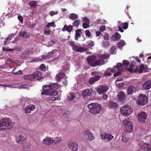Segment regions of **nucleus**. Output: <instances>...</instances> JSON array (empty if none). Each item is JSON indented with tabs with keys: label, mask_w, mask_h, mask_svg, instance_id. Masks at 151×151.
Here are the masks:
<instances>
[{
	"label": "nucleus",
	"mask_w": 151,
	"mask_h": 151,
	"mask_svg": "<svg viewBox=\"0 0 151 151\" xmlns=\"http://www.w3.org/2000/svg\"><path fill=\"white\" fill-rule=\"evenodd\" d=\"M58 87V83H50L48 85H44L42 86L43 91L41 92L42 95L47 96H55L58 95V92L56 91Z\"/></svg>",
	"instance_id": "nucleus-1"
},
{
	"label": "nucleus",
	"mask_w": 151,
	"mask_h": 151,
	"mask_svg": "<svg viewBox=\"0 0 151 151\" xmlns=\"http://www.w3.org/2000/svg\"><path fill=\"white\" fill-rule=\"evenodd\" d=\"M14 125L15 123L8 118L0 119V129H10Z\"/></svg>",
	"instance_id": "nucleus-2"
},
{
	"label": "nucleus",
	"mask_w": 151,
	"mask_h": 151,
	"mask_svg": "<svg viewBox=\"0 0 151 151\" xmlns=\"http://www.w3.org/2000/svg\"><path fill=\"white\" fill-rule=\"evenodd\" d=\"M88 107L89 111L94 114L99 113L101 110L100 105L96 103L90 104L88 105Z\"/></svg>",
	"instance_id": "nucleus-3"
},
{
	"label": "nucleus",
	"mask_w": 151,
	"mask_h": 151,
	"mask_svg": "<svg viewBox=\"0 0 151 151\" xmlns=\"http://www.w3.org/2000/svg\"><path fill=\"white\" fill-rule=\"evenodd\" d=\"M120 110L121 113L126 116L129 115L133 111V109L132 107L127 105L121 107Z\"/></svg>",
	"instance_id": "nucleus-4"
},
{
	"label": "nucleus",
	"mask_w": 151,
	"mask_h": 151,
	"mask_svg": "<svg viewBox=\"0 0 151 151\" xmlns=\"http://www.w3.org/2000/svg\"><path fill=\"white\" fill-rule=\"evenodd\" d=\"M123 123L125 126L126 131L128 132H131L133 131V127L132 122L128 119H124L123 121Z\"/></svg>",
	"instance_id": "nucleus-5"
},
{
	"label": "nucleus",
	"mask_w": 151,
	"mask_h": 151,
	"mask_svg": "<svg viewBox=\"0 0 151 151\" xmlns=\"http://www.w3.org/2000/svg\"><path fill=\"white\" fill-rule=\"evenodd\" d=\"M147 98L145 95L142 94L139 96L138 100L137 101L138 104L143 106L147 104Z\"/></svg>",
	"instance_id": "nucleus-6"
},
{
	"label": "nucleus",
	"mask_w": 151,
	"mask_h": 151,
	"mask_svg": "<svg viewBox=\"0 0 151 151\" xmlns=\"http://www.w3.org/2000/svg\"><path fill=\"white\" fill-rule=\"evenodd\" d=\"M109 89V87L107 85H100L96 89L99 94H101L106 92Z\"/></svg>",
	"instance_id": "nucleus-7"
},
{
	"label": "nucleus",
	"mask_w": 151,
	"mask_h": 151,
	"mask_svg": "<svg viewBox=\"0 0 151 151\" xmlns=\"http://www.w3.org/2000/svg\"><path fill=\"white\" fill-rule=\"evenodd\" d=\"M147 116V114L145 112H142L138 114V119L140 122L144 123L146 119Z\"/></svg>",
	"instance_id": "nucleus-8"
},
{
	"label": "nucleus",
	"mask_w": 151,
	"mask_h": 151,
	"mask_svg": "<svg viewBox=\"0 0 151 151\" xmlns=\"http://www.w3.org/2000/svg\"><path fill=\"white\" fill-rule=\"evenodd\" d=\"M97 59V58L96 55H93L88 57L86 59L88 64L91 66L93 67V65Z\"/></svg>",
	"instance_id": "nucleus-9"
},
{
	"label": "nucleus",
	"mask_w": 151,
	"mask_h": 151,
	"mask_svg": "<svg viewBox=\"0 0 151 151\" xmlns=\"http://www.w3.org/2000/svg\"><path fill=\"white\" fill-rule=\"evenodd\" d=\"M123 69V66L121 63H118L116 66L111 69V72L112 73H114L117 71V69L119 71H122Z\"/></svg>",
	"instance_id": "nucleus-10"
},
{
	"label": "nucleus",
	"mask_w": 151,
	"mask_h": 151,
	"mask_svg": "<svg viewBox=\"0 0 151 151\" xmlns=\"http://www.w3.org/2000/svg\"><path fill=\"white\" fill-rule=\"evenodd\" d=\"M84 136L90 141H92L95 139V137L93 135V134L91 132L88 130L85 132Z\"/></svg>",
	"instance_id": "nucleus-11"
},
{
	"label": "nucleus",
	"mask_w": 151,
	"mask_h": 151,
	"mask_svg": "<svg viewBox=\"0 0 151 151\" xmlns=\"http://www.w3.org/2000/svg\"><path fill=\"white\" fill-rule=\"evenodd\" d=\"M101 137L102 139L107 140V141H109L114 138V137L111 134L106 133L101 134Z\"/></svg>",
	"instance_id": "nucleus-12"
},
{
	"label": "nucleus",
	"mask_w": 151,
	"mask_h": 151,
	"mask_svg": "<svg viewBox=\"0 0 151 151\" xmlns=\"http://www.w3.org/2000/svg\"><path fill=\"white\" fill-rule=\"evenodd\" d=\"M35 106L34 105H26L24 108L25 113H30L32 111H33L35 109Z\"/></svg>",
	"instance_id": "nucleus-13"
},
{
	"label": "nucleus",
	"mask_w": 151,
	"mask_h": 151,
	"mask_svg": "<svg viewBox=\"0 0 151 151\" xmlns=\"http://www.w3.org/2000/svg\"><path fill=\"white\" fill-rule=\"evenodd\" d=\"M32 75L34 77V80H40L42 78L41 76L42 73L40 71L35 72Z\"/></svg>",
	"instance_id": "nucleus-14"
},
{
	"label": "nucleus",
	"mask_w": 151,
	"mask_h": 151,
	"mask_svg": "<svg viewBox=\"0 0 151 151\" xmlns=\"http://www.w3.org/2000/svg\"><path fill=\"white\" fill-rule=\"evenodd\" d=\"M92 92V89H86L83 91L82 96L84 97H88L91 96Z\"/></svg>",
	"instance_id": "nucleus-15"
},
{
	"label": "nucleus",
	"mask_w": 151,
	"mask_h": 151,
	"mask_svg": "<svg viewBox=\"0 0 151 151\" xmlns=\"http://www.w3.org/2000/svg\"><path fill=\"white\" fill-rule=\"evenodd\" d=\"M93 77L90 78L89 80L88 83L90 84H92L95 82L99 80L100 76H93Z\"/></svg>",
	"instance_id": "nucleus-16"
},
{
	"label": "nucleus",
	"mask_w": 151,
	"mask_h": 151,
	"mask_svg": "<svg viewBox=\"0 0 151 151\" xmlns=\"http://www.w3.org/2000/svg\"><path fill=\"white\" fill-rule=\"evenodd\" d=\"M143 88L145 90L149 89L151 87V81H147L142 84Z\"/></svg>",
	"instance_id": "nucleus-17"
},
{
	"label": "nucleus",
	"mask_w": 151,
	"mask_h": 151,
	"mask_svg": "<svg viewBox=\"0 0 151 151\" xmlns=\"http://www.w3.org/2000/svg\"><path fill=\"white\" fill-rule=\"evenodd\" d=\"M121 37V35L118 32H115L111 37V40L118 41Z\"/></svg>",
	"instance_id": "nucleus-18"
},
{
	"label": "nucleus",
	"mask_w": 151,
	"mask_h": 151,
	"mask_svg": "<svg viewBox=\"0 0 151 151\" xmlns=\"http://www.w3.org/2000/svg\"><path fill=\"white\" fill-rule=\"evenodd\" d=\"M118 99L119 101H123L125 100L126 95L124 93L121 91L119 92L117 95Z\"/></svg>",
	"instance_id": "nucleus-19"
},
{
	"label": "nucleus",
	"mask_w": 151,
	"mask_h": 151,
	"mask_svg": "<svg viewBox=\"0 0 151 151\" xmlns=\"http://www.w3.org/2000/svg\"><path fill=\"white\" fill-rule=\"evenodd\" d=\"M128 71L130 73H136L138 71L137 67L136 65L131 64Z\"/></svg>",
	"instance_id": "nucleus-20"
},
{
	"label": "nucleus",
	"mask_w": 151,
	"mask_h": 151,
	"mask_svg": "<svg viewBox=\"0 0 151 151\" xmlns=\"http://www.w3.org/2000/svg\"><path fill=\"white\" fill-rule=\"evenodd\" d=\"M136 91V88L134 86H131L128 88L127 94L128 95L132 94L133 93L135 92Z\"/></svg>",
	"instance_id": "nucleus-21"
},
{
	"label": "nucleus",
	"mask_w": 151,
	"mask_h": 151,
	"mask_svg": "<svg viewBox=\"0 0 151 151\" xmlns=\"http://www.w3.org/2000/svg\"><path fill=\"white\" fill-rule=\"evenodd\" d=\"M43 143L46 145H51L53 144L52 139L49 137H46L43 140Z\"/></svg>",
	"instance_id": "nucleus-22"
},
{
	"label": "nucleus",
	"mask_w": 151,
	"mask_h": 151,
	"mask_svg": "<svg viewBox=\"0 0 151 151\" xmlns=\"http://www.w3.org/2000/svg\"><path fill=\"white\" fill-rule=\"evenodd\" d=\"M76 143L75 142L70 141L68 144V146L70 149L73 151H76Z\"/></svg>",
	"instance_id": "nucleus-23"
},
{
	"label": "nucleus",
	"mask_w": 151,
	"mask_h": 151,
	"mask_svg": "<svg viewBox=\"0 0 151 151\" xmlns=\"http://www.w3.org/2000/svg\"><path fill=\"white\" fill-rule=\"evenodd\" d=\"M73 29V27L71 25H69L68 26L66 25H65L64 26V27L62 29V30L63 32L67 31L69 32H70Z\"/></svg>",
	"instance_id": "nucleus-24"
},
{
	"label": "nucleus",
	"mask_w": 151,
	"mask_h": 151,
	"mask_svg": "<svg viewBox=\"0 0 151 151\" xmlns=\"http://www.w3.org/2000/svg\"><path fill=\"white\" fill-rule=\"evenodd\" d=\"M14 36L13 34H11L6 38L4 42V45H8L10 42V40H11L12 38L14 37Z\"/></svg>",
	"instance_id": "nucleus-25"
},
{
	"label": "nucleus",
	"mask_w": 151,
	"mask_h": 151,
	"mask_svg": "<svg viewBox=\"0 0 151 151\" xmlns=\"http://www.w3.org/2000/svg\"><path fill=\"white\" fill-rule=\"evenodd\" d=\"M54 52L53 51L50 52H48L47 55H43L42 56V58L43 60H46L52 57Z\"/></svg>",
	"instance_id": "nucleus-26"
},
{
	"label": "nucleus",
	"mask_w": 151,
	"mask_h": 151,
	"mask_svg": "<svg viewBox=\"0 0 151 151\" xmlns=\"http://www.w3.org/2000/svg\"><path fill=\"white\" fill-rule=\"evenodd\" d=\"M19 35L20 37H24L27 38H28L30 37L29 35L26 32H19Z\"/></svg>",
	"instance_id": "nucleus-27"
},
{
	"label": "nucleus",
	"mask_w": 151,
	"mask_h": 151,
	"mask_svg": "<svg viewBox=\"0 0 151 151\" xmlns=\"http://www.w3.org/2000/svg\"><path fill=\"white\" fill-rule=\"evenodd\" d=\"M104 63V61L101 59H99L96 61L93 65V67H95L98 65H101Z\"/></svg>",
	"instance_id": "nucleus-28"
},
{
	"label": "nucleus",
	"mask_w": 151,
	"mask_h": 151,
	"mask_svg": "<svg viewBox=\"0 0 151 151\" xmlns=\"http://www.w3.org/2000/svg\"><path fill=\"white\" fill-rule=\"evenodd\" d=\"M143 147L145 151H151V145L150 144L147 143L144 144Z\"/></svg>",
	"instance_id": "nucleus-29"
},
{
	"label": "nucleus",
	"mask_w": 151,
	"mask_h": 151,
	"mask_svg": "<svg viewBox=\"0 0 151 151\" xmlns=\"http://www.w3.org/2000/svg\"><path fill=\"white\" fill-rule=\"evenodd\" d=\"M75 93L73 92H70L67 95V98L69 101L72 100L75 97Z\"/></svg>",
	"instance_id": "nucleus-30"
},
{
	"label": "nucleus",
	"mask_w": 151,
	"mask_h": 151,
	"mask_svg": "<svg viewBox=\"0 0 151 151\" xmlns=\"http://www.w3.org/2000/svg\"><path fill=\"white\" fill-rule=\"evenodd\" d=\"M24 78L26 80L34 81V78L33 75H24L23 76Z\"/></svg>",
	"instance_id": "nucleus-31"
},
{
	"label": "nucleus",
	"mask_w": 151,
	"mask_h": 151,
	"mask_svg": "<svg viewBox=\"0 0 151 151\" xmlns=\"http://www.w3.org/2000/svg\"><path fill=\"white\" fill-rule=\"evenodd\" d=\"M16 140L17 142L19 143L25 141V139L22 136H19L17 137Z\"/></svg>",
	"instance_id": "nucleus-32"
},
{
	"label": "nucleus",
	"mask_w": 151,
	"mask_h": 151,
	"mask_svg": "<svg viewBox=\"0 0 151 151\" xmlns=\"http://www.w3.org/2000/svg\"><path fill=\"white\" fill-rule=\"evenodd\" d=\"M108 106L110 108H115L117 106V104L113 102H110L108 103Z\"/></svg>",
	"instance_id": "nucleus-33"
},
{
	"label": "nucleus",
	"mask_w": 151,
	"mask_h": 151,
	"mask_svg": "<svg viewBox=\"0 0 151 151\" xmlns=\"http://www.w3.org/2000/svg\"><path fill=\"white\" fill-rule=\"evenodd\" d=\"M77 47L76 46V47ZM87 49L86 48L80 47L78 48H76V51L78 52H84L86 51Z\"/></svg>",
	"instance_id": "nucleus-34"
},
{
	"label": "nucleus",
	"mask_w": 151,
	"mask_h": 151,
	"mask_svg": "<svg viewBox=\"0 0 151 151\" xmlns=\"http://www.w3.org/2000/svg\"><path fill=\"white\" fill-rule=\"evenodd\" d=\"M122 140L123 142L126 143L128 141L129 138L126 137V134L124 133H123L122 135Z\"/></svg>",
	"instance_id": "nucleus-35"
},
{
	"label": "nucleus",
	"mask_w": 151,
	"mask_h": 151,
	"mask_svg": "<svg viewBox=\"0 0 151 151\" xmlns=\"http://www.w3.org/2000/svg\"><path fill=\"white\" fill-rule=\"evenodd\" d=\"M109 56L110 55L108 53L103 54L99 56V59H101L103 60V59H104L107 58H109Z\"/></svg>",
	"instance_id": "nucleus-36"
},
{
	"label": "nucleus",
	"mask_w": 151,
	"mask_h": 151,
	"mask_svg": "<svg viewBox=\"0 0 151 151\" xmlns=\"http://www.w3.org/2000/svg\"><path fill=\"white\" fill-rule=\"evenodd\" d=\"M82 30L83 31V29L81 30L80 29H79L76 30V40H77V38L80 37L81 36V35L82 33L81 32Z\"/></svg>",
	"instance_id": "nucleus-37"
},
{
	"label": "nucleus",
	"mask_w": 151,
	"mask_h": 151,
	"mask_svg": "<svg viewBox=\"0 0 151 151\" xmlns=\"http://www.w3.org/2000/svg\"><path fill=\"white\" fill-rule=\"evenodd\" d=\"M69 45L72 48V49L74 51H76V44L75 42L73 41H69Z\"/></svg>",
	"instance_id": "nucleus-38"
},
{
	"label": "nucleus",
	"mask_w": 151,
	"mask_h": 151,
	"mask_svg": "<svg viewBox=\"0 0 151 151\" xmlns=\"http://www.w3.org/2000/svg\"><path fill=\"white\" fill-rule=\"evenodd\" d=\"M65 75V74L62 73H59L56 75V78L58 80H60Z\"/></svg>",
	"instance_id": "nucleus-39"
},
{
	"label": "nucleus",
	"mask_w": 151,
	"mask_h": 151,
	"mask_svg": "<svg viewBox=\"0 0 151 151\" xmlns=\"http://www.w3.org/2000/svg\"><path fill=\"white\" fill-rule=\"evenodd\" d=\"M61 139V138L60 137H58L55 138L54 139H52L53 143L56 144L59 142Z\"/></svg>",
	"instance_id": "nucleus-40"
},
{
	"label": "nucleus",
	"mask_w": 151,
	"mask_h": 151,
	"mask_svg": "<svg viewBox=\"0 0 151 151\" xmlns=\"http://www.w3.org/2000/svg\"><path fill=\"white\" fill-rule=\"evenodd\" d=\"M61 98H60L59 96H57V97H49V100H52L53 101L57 100H60Z\"/></svg>",
	"instance_id": "nucleus-41"
},
{
	"label": "nucleus",
	"mask_w": 151,
	"mask_h": 151,
	"mask_svg": "<svg viewBox=\"0 0 151 151\" xmlns=\"http://www.w3.org/2000/svg\"><path fill=\"white\" fill-rule=\"evenodd\" d=\"M111 69H108L106 70V71L105 73H104V75L105 76H111V73L110 71H111V70H110Z\"/></svg>",
	"instance_id": "nucleus-42"
},
{
	"label": "nucleus",
	"mask_w": 151,
	"mask_h": 151,
	"mask_svg": "<svg viewBox=\"0 0 151 151\" xmlns=\"http://www.w3.org/2000/svg\"><path fill=\"white\" fill-rule=\"evenodd\" d=\"M29 5L31 7H35L37 5V2L35 1H32L30 2L29 4Z\"/></svg>",
	"instance_id": "nucleus-43"
},
{
	"label": "nucleus",
	"mask_w": 151,
	"mask_h": 151,
	"mask_svg": "<svg viewBox=\"0 0 151 151\" xmlns=\"http://www.w3.org/2000/svg\"><path fill=\"white\" fill-rule=\"evenodd\" d=\"M69 18L72 20H74L76 19V14L74 13H71L69 14Z\"/></svg>",
	"instance_id": "nucleus-44"
},
{
	"label": "nucleus",
	"mask_w": 151,
	"mask_h": 151,
	"mask_svg": "<svg viewBox=\"0 0 151 151\" xmlns=\"http://www.w3.org/2000/svg\"><path fill=\"white\" fill-rule=\"evenodd\" d=\"M87 47L89 48L93 47L94 45V43L93 41H90L87 42Z\"/></svg>",
	"instance_id": "nucleus-45"
},
{
	"label": "nucleus",
	"mask_w": 151,
	"mask_h": 151,
	"mask_svg": "<svg viewBox=\"0 0 151 151\" xmlns=\"http://www.w3.org/2000/svg\"><path fill=\"white\" fill-rule=\"evenodd\" d=\"M124 45V42L123 41H121L119 42L118 44V45L119 48L122 47Z\"/></svg>",
	"instance_id": "nucleus-46"
},
{
	"label": "nucleus",
	"mask_w": 151,
	"mask_h": 151,
	"mask_svg": "<svg viewBox=\"0 0 151 151\" xmlns=\"http://www.w3.org/2000/svg\"><path fill=\"white\" fill-rule=\"evenodd\" d=\"M58 13V12L57 11H54L52 10L50 12L49 14L51 16H52L55 15L57 14Z\"/></svg>",
	"instance_id": "nucleus-47"
},
{
	"label": "nucleus",
	"mask_w": 151,
	"mask_h": 151,
	"mask_svg": "<svg viewBox=\"0 0 151 151\" xmlns=\"http://www.w3.org/2000/svg\"><path fill=\"white\" fill-rule=\"evenodd\" d=\"M144 69V66L143 64H142L138 70V72L139 73H141L143 72V70Z\"/></svg>",
	"instance_id": "nucleus-48"
},
{
	"label": "nucleus",
	"mask_w": 151,
	"mask_h": 151,
	"mask_svg": "<svg viewBox=\"0 0 151 151\" xmlns=\"http://www.w3.org/2000/svg\"><path fill=\"white\" fill-rule=\"evenodd\" d=\"M109 44L110 43L109 41H106L103 42L102 45L104 47H106L109 46Z\"/></svg>",
	"instance_id": "nucleus-49"
},
{
	"label": "nucleus",
	"mask_w": 151,
	"mask_h": 151,
	"mask_svg": "<svg viewBox=\"0 0 151 151\" xmlns=\"http://www.w3.org/2000/svg\"><path fill=\"white\" fill-rule=\"evenodd\" d=\"M29 87V86L28 85H22L19 87V88H27Z\"/></svg>",
	"instance_id": "nucleus-50"
},
{
	"label": "nucleus",
	"mask_w": 151,
	"mask_h": 151,
	"mask_svg": "<svg viewBox=\"0 0 151 151\" xmlns=\"http://www.w3.org/2000/svg\"><path fill=\"white\" fill-rule=\"evenodd\" d=\"M122 62L123 65L125 66H128L129 64V62L126 60H123Z\"/></svg>",
	"instance_id": "nucleus-51"
},
{
	"label": "nucleus",
	"mask_w": 151,
	"mask_h": 151,
	"mask_svg": "<svg viewBox=\"0 0 151 151\" xmlns=\"http://www.w3.org/2000/svg\"><path fill=\"white\" fill-rule=\"evenodd\" d=\"M115 50V48L114 46L111 47L110 49V52L111 54H113L114 53Z\"/></svg>",
	"instance_id": "nucleus-52"
},
{
	"label": "nucleus",
	"mask_w": 151,
	"mask_h": 151,
	"mask_svg": "<svg viewBox=\"0 0 151 151\" xmlns=\"http://www.w3.org/2000/svg\"><path fill=\"white\" fill-rule=\"evenodd\" d=\"M55 24L54 22H52L50 23H49L47 24L46 25V27L48 28H49L50 27H53Z\"/></svg>",
	"instance_id": "nucleus-53"
},
{
	"label": "nucleus",
	"mask_w": 151,
	"mask_h": 151,
	"mask_svg": "<svg viewBox=\"0 0 151 151\" xmlns=\"http://www.w3.org/2000/svg\"><path fill=\"white\" fill-rule=\"evenodd\" d=\"M42 60V59H40L39 58H34L33 59H32L31 60L30 62H37L39 61H40Z\"/></svg>",
	"instance_id": "nucleus-54"
},
{
	"label": "nucleus",
	"mask_w": 151,
	"mask_h": 151,
	"mask_svg": "<svg viewBox=\"0 0 151 151\" xmlns=\"http://www.w3.org/2000/svg\"><path fill=\"white\" fill-rule=\"evenodd\" d=\"M100 73L99 72H97L96 71H94L91 73V75L92 76H100Z\"/></svg>",
	"instance_id": "nucleus-55"
},
{
	"label": "nucleus",
	"mask_w": 151,
	"mask_h": 151,
	"mask_svg": "<svg viewBox=\"0 0 151 151\" xmlns=\"http://www.w3.org/2000/svg\"><path fill=\"white\" fill-rule=\"evenodd\" d=\"M128 27V23L127 22H125L123 24V26L122 27L124 29H126Z\"/></svg>",
	"instance_id": "nucleus-56"
},
{
	"label": "nucleus",
	"mask_w": 151,
	"mask_h": 151,
	"mask_svg": "<svg viewBox=\"0 0 151 151\" xmlns=\"http://www.w3.org/2000/svg\"><path fill=\"white\" fill-rule=\"evenodd\" d=\"M7 61L12 63H16L18 61L16 60H13L11 58H7Z\"/></svg>",
	"instance_id": "nucleus-57"
},
{
	"label": "nucleus",
	"mask_w": 151,
	"mask_h": 151,
	"mask_svg": "<svg viewBox=\"0 0 151 151\" xmlns=\"http://www.w3.org/2000/svg\"><path fill=\"white\" fill-rule=\"evenodd\" d=\"M27 100V98H26L24 97H22L21 98V102L22 104H24V103Z\"/></svg>",
	"instance_id": "nucleus-58"
},
{
	"label": "nucleus",
	"mask_w": 151,
	"mask_h": 151,
	"mask_svg": "<svg viewBox=\"0 0 151 151\" xmlns=\"http://www.w3.org/2000/svg\"><path fill=\"white\" fill-rule=\"evenodd\" d=\"M12 73L13 74H22V72L21 70H19L17 72H14V70H13L12 72Z\"/></svg>",
	"instance_id": "nucleus-59"
},
{
	"label": "nucleus",
	"mask_w": 151,
	"mask_h": 151,
	"mask_svg": "<svg viewBox=\"0 0 151 151\" xmlns=\"http://www.w3.org/2000/svg\"><path fill=\"white\" fill-rule=\"evenodd\" d=\"M44 32L45 34L47 35H49L50 33V30L49 29H45Z\"/></svg>",
	"instance_id": "nucleus-60"
},
{
	"label": "nucleus",
	"mask_w": 151,
	"mask_h": 151,
	"mask_svg": "<svg viewBox=\"0 0 151 151\" xmlns=\"http://www.w3.org/2000/svg\"><path fill=\"white\" fill-rule=\"evenodd\" d=\"M12 51H13L14 50H16L17 51H19L21 50V48H20L19 47H18V46H15L14 47V48L12 49Z\"/></svg>",
	"instance_id": "nucleus-61"
},
{
	"label": "nucleus",
	"mask_w": 151,
	"mask_h": 151,
	"mask_svg": "<svg viewBox=\"0 0 151 151\" xmlns=\"http://www.w3.org/2000/svg\"><path fill=\"white\" fill-rule=\"evenodd\" d=\"M89 24L87 23H83V27L84 29L87 28L89 26Z\"/></svg>",
	"instance_id": "nucleus-62"
},
{
	"label": "nucleus",
	"mask_w": 151,
	"mask_h": 151,
	"mask_svg": "<svg viewBox=\"0 0 151 151\" xmlns=\"http://www.w3.org/2000/svg\"><path fill=\"white\" fill-rule=\"evenodd\" d=\"M85 34L86 36H88V37L91 36V33L88 30H87L85 31Z\"/></svg>",
	"instance_id": "nucleus-63"
},
{
	"label": "nucleus",
	"mask_w": 151,
	"mask_h": 151,
	"mask_svg": "<svg viewBox=\"0 0 151 151\" xmlns=\"http://www.w3.org/2000/svg\"><path fill=\"white\" fill-rule=\"evenodd\" d=\"M106 29V27L105 26H102L99 28V30L101 32L104 31Z\"/></svg>",
	"instance_id": "nucleus-64"
}]
</instances>
